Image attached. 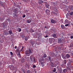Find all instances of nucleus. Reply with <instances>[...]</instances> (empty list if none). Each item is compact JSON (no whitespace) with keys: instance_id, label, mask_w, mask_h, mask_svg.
<instances>
[{"instance_id":"f257e3e1","label":"nucleus","mask_w":73,"mask_h":73,"mask_svg":"<svg viewBox=\"0 0 73 73\" xmlns=\"http://www.w3.org/2000/svg\"><path fill=\"white\" fill-rule=\"evenodd\" d=\"M29 50H28L25 51L26 54L27 56H30V54L32 53V51L33 50V48H30L29 49Z\"/></svg>"},{"instance_id":"f03ea898","label":"nucleus","mask_w":73,"mask_h":73,"mask_svg":"<svg viewBox=\"0 0 73 73\" xmlns=\"http://www.w3.org/2000/svg\"><path fill=\"white\" fill-rule=\"evenodd\" d=\"M51 23L52 24H54L55 23H57V21L55 20L52 19L51 20Z\"/></svg>"},{"instance_id":"7ed1b4c3","label":"nucleus","mask_w":73,"mask_h":73,"mask_svg":"<svg viewBox=\"0 0 73 73\" xmlns=\"http://www.w3.org/2000/svg\"><path fill=\"white\" fill-rule=\"evenodd\" d=\"M38 4H41V5H42V4L41 3H43V1L41 0H38Z\"/></svg>"},{"instance_id":"20e7f679","label":"nucleus","mask_w":73,"mask_h":73,"mask_svg":"<svg viewBox=\"0 0 73 73\" xmlns=\"http://www.w3.org/2000/svg\"><path fill=\"white\" fill-rule=\"evenodd\" d=\"M45 12L47 15H48V14L50 13V10H49L46 9Z\"/></svg>"},{"instance_id":"39448f33","label":"nucleus","mask_w":73,"mask_h":73,"mask_svg":"<svg viewBox=\"0 0 73 73\" xmlns=\"http://www.w3.org/2000/svg\"><path fill=\"white\" fill-rule=\"evenodd\" d=\"M70 57V55H69V54H67L66 55V57L67 58H69V57Z\"/></svg>"},{"instance_id":"423d86ee","label":"nucleus","mask_w":73,"mask_h":73,"mask_svg":"<svg viewBox=\"0 0 73 73\" xmlns=\"http://www.w3.org/2000/svg\"><path fill=\"white\" fill-rule=\"evenodd\" d=\"M27 23H31V19H27Z\"/></svg>"},{"instance_id":"0eeeda50","label":"nucleus","mask_w":73,"mask_h":73,"mask_svg":"<svg viewBox=\"0 0 73 73\" xmlns=\"http://www.w3.org/2000/svg\"><path fill=\"white\" fill-rule=\"evenodd\" d=\"M53 36L54 38H57V34H53Z\"/></svg>"},{"instance_id":"6e6552de","label":"nucleus","mask_w":73,"mask_h":73,"mask_svg":"<svg viewBox=\"0 0 73 73\" xmlns=\"http://www.w3.org/2000/svg\"><path fill=\"white\" fill-rule=\"evenodd\" d=\"M28 38H29V36H26L25 38V41H27L28 40Z\"/></svg>"},{"instance_id":"1a4fd4ad","label":"nucleus","mask_w":73,"mask_h":73,"mask_svg":"<svg viewBox=\"0 0 73 73\" xmlns=\"http://www.w3.org/2000/svg\"><path fill=\"white\" fill-rule=\"evenodd\" d=\"M45 7H46V8H48L49 7V5L48 3H46L45 4Z\"/></svg>"},{"instance_id":"9d476101","label":"nucleus","mask_w":73,"mask_h":73,"mask_svg":"<svg viewBox=\"0 0 73 73\" xmlns=\"http://www.w3.org/2000/svg\"><path fill=\"white\" fill-rule=\"evenodd\" d=\"M41 66H42V67H44V62H41Z\"/></svg>"},{"instance_id":"9b49d317","label":"nucleus","mask_w":73,"mask_h":73,"mask_svg":"<svg viewBox=\"0 0 73 73\" xmlns=\"http://www.w3.org/2000/svg\"><path fill=\"white\" fill-rule=\"evenodd\" d=\"M61 27L62 29H64V28H65V26L63 25H61Z\"/></svg>"},{"instance_id":"f8f14e48","label":"nucleus","mask_w":73,"mask_h":73,"mask_svg":"<svg viewBox=\"0 0 73 73\" xmlns=\"http://www.w3.org/2000/svg\"><path fill=\"white\" fill-rule=\"evenodd\" d=\"M9 34H10V35H11V34H12V31L11 30H10L9 31Z\"/></svg>"},{"instance_id":"ddd939ff","label":"nucleus","mask_w":73,"mask_h":73,"mask_svg":"<svg viewBox=\"0 0 73 73\" xmlns=\"http://www.w3.org/2000/svg\"><path fill=\"white\" fill-rule=\"evenodd\" d=\"M50 65H51V67H54V64H53V63H52L51 64H50Z\"/></svg>"},{"instance_id":"4468645a","label":"nucleus","mask_w":73,"mask_h":73,"mask_svg":"<svg viewBox=\"0 0 73 73\" xmlns=\"http://www.w3.org/2000/svg\"><path fill=\"white\" fill-rule=\"evenodd\" d=\"M69 14L70 15H71V16H72L73 15V12L71 11L70 13H69Z\"/></svg>"},{"instance_id":"2eb2a0df","label":"nucleus","mask_w":73,"mask_h":73,"mask_svg":"<svg viewBox=\"0 0 73 73\" xmlns=\"http://www.w3.org/2000/svg\"><path fill=\"white\" fill-rule=\"evenodd\" d=\"M10 68L11 69V70H13V69H14V66H11Z\"/></svg>"},{"instance_id":"dca6fc26","label":"nucleus","mask_w":73,"mask_h":73,"mask_svg":"<svg viewBox=\"0 0 73 73\" xmlns=\"http://www.w3.org/2000/svg\"><path fill=\"white\" fill-rule=\"evenodd\" d=\"M36 62H37V60H36V59L34 58V59H33L34 62L36 63Z\"/></svg>"},{"instance_id":"f3484780","label":"nucleus","mask_w":73,"mask_h":73,"mask_svg":"<svg viewBox=\"0 0 73 73\" xmlns=\"http://www.w3.org/2000/svg\"><path fill=\"white\" fill-rule=\"evenodd\" d=\"M70 10H73V5H72L70 7Z\"/></svg>"},{"instance_id":"a211bd4d","label":"nucleus","mask_w":73,"mask_h":73,"mask_svg":"<svg viewBox=\"0 0 73 73\" xmlns=\"http://www.w3.org/2000/svg\"><path fill=\"white\" fill-rule=\"evenodd\" d=\"M43 57H44V58L46 57V54H44L43 56Z\"/></svg>"},{"instance_id":"6ab92c4d","label":"nucleus","mask_w":73,"mask_h":73,"mask_svg":"<svg viewBox=\"0 0 73 73\" xmlns=\"http://www.w3.org/2000/svg\"><path fill=\"white\" fill-rule=\"evenodd\" d=\"M18 30V32H20L21 31V28H19Z\"/></svg>"},{"instance_id":"aec40b11","label":"nucleus","mask_w":73,"mask_h":73,"mask_svg":"<svg viewBox=\"0 0 73 73\" xmlns=\"http://www.w3.org/2000/svg\"><path fill=\"white\" fill-rule=\"evenodd\" d=\"M54 69L53 70V72H56V68H54Z\"/></svg>"},{"instance_id":"412c9836","label":"nucleus","mask_w":73,"mask_h":73,"mask_svg":"<svg viewBox=\"0 0 73 73\" xmlns=\"http://www.w3.org/2000/svg\"><path fill=\"white\" fill-rule=\"evenodd\" d=\"M18 56H19V58H21V55L20 54V53H19V54H18Z\"/></svg>"},{"instance_id":"4be33fe9","label":"nucleus","mask_w":73,"mask_h":73,"mask_svg":"<svg viewBox=\"0 0 73 73\" xmlns=\"http://www.w3.org/2000/svg\"><path fill=\"white\" fill-rule=\"evenodd\" d=\"M25 16H26V15H25V14H23V17L24 18V17H25Z\"/></svg>"},{"instance_id":"5701e85b","label":"nucleus","mask_w":73,"mask_h":73,"mask_svg":"<svg viewBox=\"0 0 73 73\" xmlns=\"http://www.w3.org/2000/svg\"><path fill=\"white\" fill-rule=\"evenodd\" d=\"M35 32V31H34V30H33L32 29L31 30V32Z\"/></svg>"},{"instance_id":"b1692460","label":"nucleus","mask_w":73,"mask_h":73,"mask_svg":"<svg viewBox=\"0 0 73 73\" xmlns=\"http://www.w3.org/2000/svg\"><path fill=\"white\" fill-rule=\"evenodd\" d=\"M23 49H24V47L23 46H22L21 49V51H23Z\"/></svg>"},{"instance_id":"393cba45","label":"nucleus","mask_w":73,"mask_h":73,"mask_svg":"<svg viewBox=\"0 0 73 73\" xmlns=\"http://www.w3.org/2000/svg\"><path fill=\"white\" fill-rule=\"evenodd\" d=\"M10 54L11 55V56H12V55H13V52H10Z\"/></svg>"},{"instance_id":"a878e982","label":"nucleus","mask_w":73,"mask_h":73,"mask_svg":"<svg viewBox=\"0 0 73 73\" xmlns=\"http://www.w3.org/2000/svg\"><path fill=\"white\" fill-rule=\"evenodd\" d=\"M36 66L35 65H33V68H36Z\"/></svg>"},{"instance_id":"bb28decb","label":"nucleus","mask_w":73,"mask_h":73,"mask_svg":"<svg viewBox=\"0 0 73 73\" xmlns=\"http://www.w3.org/2000/svg\"><path fill=\"white\" fill-rule=\"evenodd\" d=\"M48 58L50 60H51V58L50 57V56H49Z\"/></svg>"},{"instance_id":"cd10ccee","label":"nucleus","mask_w":73,"mask_h":73,"mask_svg":"<svg viewBox=\"0 0 73 73\" xmlns=\"http://www.w3.org/2000/svg\"><path fill=\"white\" fill-rule=\"evenodd\" d=\"M64 61V64H66V60H65Z\"/></svg>"},{"instance_id":"c85d7f7f","label":"nucleus","mask_w":73,"mask_h":73,"mask_svg":"<svg viewBox=\"0 0 73 73\" xmlns=\"http://www.w3.org/2000/svg\"><path fill=\"white\" fill-rule=\"evenodd\" d=\"M65 27H68V26H69V24H66L65 25Z\"/></svg>"},{"instance_id":"c756f323","label":"nucleus","mask_w":73,"mask_h":73,"mask_svg":"<svg viewBox=\"0 0 73 73\" xmlns=\"http://www.w3.org/2000/svg\"><path fill=\"white\" fill-rule=\"evenodd\" d=\"M17 11V9H14V11H15V12H16V11Z\"/></svg>"},{"instance_id":"7c9ffc66","label":"nucleus","mask_w":73,"mask_h":73,"mask_svg":"<svg viewBox=\"0 0 73 73\" xmlns=\"http://www.w3.org/2000/svg\"><path fill=\"white\" fill-rule=\"evenodd\" d=\"M48 37V35H46V36H44V37H45V38H47V37Z\"/></svg>"},{"instance_id":"2f4dec72","label":"nucleus","mask_w":73,"mask_h":73,"mask_svg":"<svg viewBox=\"0 0 73 73\" xmlns=\"http://www.w3.org/2000/svg\"><path fill=\"white\" fill-rule=\"evenodd\" d=\"M66 71V70H63V72H64V73H65Z\"/></svg>"},{"instance_id":"473e14b6","label":"nucleus","mask_w":73,"mask_h":73,"mask_svg":"<svg viewBox=\"0 0 73 73\" xmlns=\"http://www.w3.org/2000/svg\"><path fill=\"white\" fill-rule=\"evenodd\" d=\"M71 39H72V38H73V36H71Z\"/></svg>"},{"instance_id":"72a5a7b5","label":"nucleus","mask_w":73,"mask_h":73,"mask_svg":"<svg viewBox=\"0 0 73 73\" xmlns=\"http://www.w3.org/2000/svg\"><path fill=\"white\" fill-rule=\"evenodd\" d=\"M25 12H28V11L27 10H25Z\"/></svg>"},{"instance_id":"f704fd0d","label":"nucleus","mask_w":73,"mask_h":73,"mask_svg":"<svg viewBox=\"0 0 73 73\" xmlns=\"http://www.w3.org/2000/svg\"><path fill=\"white\" fill-rule=\"evenodd\" d=\"M17 52H19V49H17Z\"/></svg>"},{"instance_id":"c9c22d12","label":"nucleus","mask_w":73,"mask_h":73,"mask_svg":"<svg viewBox=\"0 0 73 73\" xmlns=\"http://www.w3.org/2000/svg\"><path fill=\"white\" fill-rule=\"evenodd\" d=\"M15 49H16V48H17V46H15Z\"/></svg>"},{"instance_id":"e433bc0d","label":"nucleus","mask_w":73,"mask_h":73,"mask_svg":"<svg viewBox=\"0 0 73 73\" xmlns=\"http://www.w3.org/2000/svg\"><path fill=\"white\" fill-rule=\"evenodd\" d=\"M44 59H42V60H41V61H44Z\"/></svg>"},{"instance_id":"4c0bfd02","label":"nucleus","mask_w":73,"mask_h":73,"mask_svg":"<svg viewBox=\"0 0 73 73\" xmlns=\"http://www.w3.org/2000/svg\"><path fill=\"white\" fill-rule=\"evenodd\" d=\"M30 59H32V57L31 56H30Z\"/></svg>"},{"instance_id":"58836bf2","label":"nucleus","mask_w":73,"mask_h":73,"mask_svg":"<svg viewBox=\"0 0 73 73\" xmlns=\"http://www.w3.org/2000/svg\"><path fill=\"white\" fill-rule=\"evenodd\" d=\"M28 0H25V1H26V2H27Z\"/></svg>"},{"instance_id":"ea45409f","label":"nucleus","mask_w":73,"mask_h":73,"mask_svg":"<svg viewBox=\"0 0 73 73\" xmlns=\"http://www.w3.org/2000/svg\"><path fill=\"white\" fill-rule=\"evenodd\" d=\"M5 27H7V25H5V26H4V28H5Z\"/></svg>"},{"instance_id":"a19ab883","label":"nucleus","mask_w":73,"mask_h":73,"mask_svg":"<svg viewBox=\"0 0 73 73\" xmlns=\"http://www.w3.org/2000/svg\"><path fill=\"white\" fill-rule=\"evenodd\" d=\"M46 29H49V28H48V27H46Z\"/></svg>"},{"instance_id":"79ce46f5","label":"nucleus","mask_w":73,"mask_h":73,"mask_svg":"<svg viewBox=\"0 0 73 73\" xmlns=\"http://www.w3.org/2000/svg\"><path fill=\"white\" fill-rule=\"evenodd\" d=\"M46 28V26H44V28Z\"/></svg>"},{"instance_id":"37998d69","label":"nucleus","mask_w":73,"mask_h":73,"mask_svg":"<svg viewBox=\"0 0 73 73\" xmlns=\"http://www.w3.org/2000/svg\"><path fill=\"white\" fill-rule=\"evenodd\" d=\"M53 4H55V3L54 2V3H53Z\"/></svg>"},{"instance_id":"c03bdc74","label":"nucleus","mask_w":73,"mask_h":73,"mask_svg":"<svg viewBox=\"0 0 73 73\" xmlns=\"http://www.w3.org/2000/svg\"><path fill=\"white\" fill-rule=\"evenodd\" d=\"M55 14H56V13H55Z\"/></svg>"},{"instance_id":"a18cd8bd","label":"nucleus","mask_w":73,"mask_h":73,"mask_svg":"<svg viewBox=\"0 0 73 73\" xmlns=\"http://www.w3.org/2000/svg\"><path fill=\"white\" fill-rule=\"evenodd\" d=\"M2 20H4V19H2Z\"/></svg>"},{"instance_id":"49530a36","label":"nucleus","mask_w":73,"mask_h":73,"mask_svg":"<svg viewBox=\"0 0 73 73\" xmlns=\"http://www.w3.org/2000/svg\"><path fill=\"white\" fill-rule=\"evenodd\" d=\"M58 22H59V21H58Z\"/></svg>"}]
</instances>
